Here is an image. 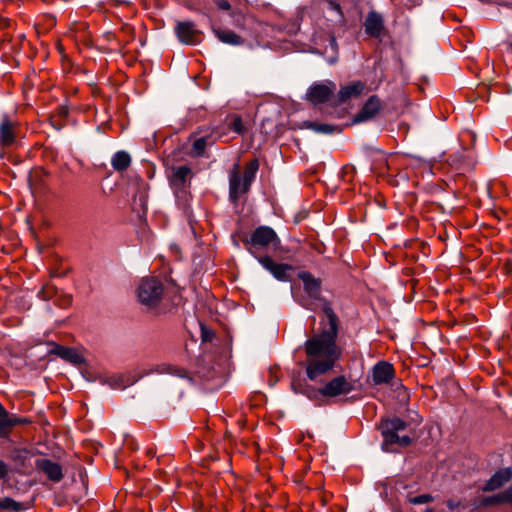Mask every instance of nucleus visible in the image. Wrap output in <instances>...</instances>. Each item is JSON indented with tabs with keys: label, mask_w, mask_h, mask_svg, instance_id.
I'll list each match as a JSON object with an SVG mask.
<instances>
[{
	"label": "nucleus",
	"mask_w": 512,
	"mask_h": 512,
	"mask_svg": "<svg viewBox=\"0 0 512 512\" xmlns=\"http://www.w3.org/2000/svg\"><path fill=\"white\" fill-rule=\"evenodd\" d=\"M231 16H232L233 18H235L236 25H237V26H239L240 24H239L238 22H239V17L241 16V14H240V13H236L235 11H233V12L231 13Z\"/></svg>",
	"instance_id": "f704fd0d"
},
{
	"label": "nucleus",
	"mask_w": 512,
	"mask_h": 512,
	"mask_svg": "<svg viewBox=\"0 0 512 512\" xmlns=\"http://www.w3.org/2000/svg\"><path fill=\"white\" fill-rule=\"evenodd\" d=\"M18 123L7 114H3L0 120V145L9 147L17 138Z\"/></svg>",
	"instance_id": "6e6552de"
},
{
	"label": "nucleus",
	"mask_w": 512,
	"mask_h": 512,
	"mask_svg": "<svg viewBox=\"0 0 512 512\" xmlns=\"http://www.w3.org/2000/svg\"><path fill=\"white\" fill-rule=\"evenodd\" d=\"M176 33L179 40L185 44L195 45L198 42L199 32L192 22H178Z\"/></svg>",
	"instance_id": "ddd939ff"
},
{
	"label": "nucleus",
	"mask_w": 512,
	"mask_h": 512,
	"mask_svg": "<svg viewBox=\"0 0 512 512\" xmlns=\"http://www.w3.org/2000/svg\"><path fill=\"white\" fill-rule=\"evenodd\" d=\"M6 415H9V413L6 411V409L3 407V405L0 403V418L4 417Z\"/></svg>",
	"instance_id": "c9c22d12"
},
{
	"label": "nucleus",
	"mask_w": 512,
	"mask_h": 512,
	"mask_svg": "<svg viewBox=\"0 0 512 512\" xmlns=\"http://www.w3.org/2000/svg\"><path fill=\"white\" fill-rule=\"evenodd\" d=\"M512 477V472L510 469H502L497 471L484 485V491H493L505 483H507Z\"/></svg>",
	"instance_id": "dca6fc26"
},
{
	"label": "nucleus",
	"mask_w": 512,
	"mask_h": 512,
	"mask_svg": "<svg viewBox=\"0 0 512 512\" xmlns=\"http://www.w3.org/2000/svg\"><path fill=\"white\" fill-rule=\"evenodd\" d=\"M302 305L310 310H315V307H313V303H302Z\"/></svg>",
	"instance_id": "4c0bfd02"
},
{
	"label": "nucleus",
	"mask_w": 512,
	"mask_h": 512,
	"mask_svg": "<svg viewBox=\"0 0 512 512\" xmlns=\"http://www.w3.org/2000/svg\"><path fill=\"white\" fill-rule=\"evenodd\" d=\"M207 146V140L205 137H200L196 139L193 143V153L196 156H200L204 153Z\"/></svg>",
	"instance_id": "c85d7f7f"
},
{
	"label": "nucleus",
	"mask_w": 512,
	"mask_h": 512,
	"mask_svg": "<svg viewBox=\"0 0 512 512\" xmlns=\"http://www.w3.org/2000/svg\"><path fill=\"white\" fill-rule=\"evenodd\" d=\"M250 187L243 181L237 171H233L229 178V196L236 201L241 195L247 193Z\"/></svg>",
	"instance_id": "4468645a"
},
{
	"label": "nucleus",
	"mask_w": 512,
	"mask_h": 512,
	"mask_svg": "<svg viewBox=\"0 0 512 512\" xmlns=\"http://www.w3.org/2000/svg\"><path fill=\"white\" fill-rule=\"evenodd\" d=\"M303 126L307 129L313 130L317 133L332 134L335 131H339L338 127L330 124H322L312 121H305Z\"/></svg>",
	"instance_id": "393cba45"
},
{
	"label": "nucleus",
	"mask_w": 512,
	"mask_h": 512,
	"mask_svg": "<svg viewBox=\"0 0 512 512\" xmlns=\"http://www.w3.org/2000/svg\"><path fill=\"white\" fill-rule=\"evenodd\" d=\"M353 390V384L344 376H337L319 389L323 397L332 398L347 395Z\"/></svg>",
	"instance_id": "423d86ee"
},
{
	"label": "nucleus",
	"mask_w": 512,
	"mask_h": 512,
	"mask_svg": "<svg viewBox=\"0 0 512 512\" xmlns=\"http://www.w3.org/2000/svg\"><path fill=\"white\" fill-rule=\"evenodd\" d=\"M424 512H434L433 509L427 508Z\"/></svg>",
	"instance_id": "79ce46f5"
},
{
	"label": "nucleus",
	"mask_w": 512,
	"mask_h": 512,
	"mask_svg": "<svg viewBox=\"0 0 512 512\" xmlns=\"http://www.w3.org/2000/svg\"><path fill=\"white\" fill-rule=\"evenodd\" d=\"M101 382L109 385L113 389H124L136 382V379L124 374H113L103 377Z\"/></svg>",
	"instance_id": "f3484780"
},
{
	"label": "nucleus",
	"mask_w": 512,
	"mask_h": 512,
	"mask_svg": "<svg viewBox=\"0 0 512 512\" xmlns=\"http://www.w3.org/2000/svg\"><path fill=\"white\" fill-rule=\"evenodd\" d=\"M131 164V156L126 151H117L111 158V165L117 172H123Z\"/></svg>",
	"instance_id": "aec40b11"
},
{
	"label": "nucleus",
	"mask_w": 512,
	"mask_h": 512,
	"mask_svg": "<svg viewBox=\"0 0 512 512\" xmlns=\"http://www.w3.org/2000/svg\"><path fill=\"white\" fill-rule=\"evenodd\" d=\"M215 36L223 43L229 45H240L243 43L242 38L235 32L226 29H213Z\"/></svg>",
	"instance_id": "412c9836"
},
{
	"label": "nucleus",
	"mask_w": 512,
	"mask_h": 512,
	"mask_svg": "<svg viewBox=\"0 0 512 512\" xmlns=\"http://www.w3.org/2000/svg\"><path fill=\"white\" fill-rule=\"evenodd\" d=\"M259 169V162L257 159L251 160L245 167L244 173H243V181L251 186V183L254 181L257 171Z\"/></svg>",
	"instance_id": "a878e982"
},
{
	"label": "nucleus",
	"mask_w": 512,
	"mask_h": 512,
	"mask_svg": "<svg viewBox=\"0 0 512 512\" xmlns=\"http://www.w3.org/2000/svg\"><path fill=\"white\" fill-rule=\"evenodd\" d=\"M164 287L162 282L155 277L141 279L137 287V297L141 304L147 307H155L161 300Z\"/></svg>",
	"instance_id": "20e7f679"
},
{
	"label": "nucleus",
	"mask_w": 512,
	"mask_h": 512,
	"mask_svg": "<svg viewBox=\"0 0 512 512\" xmlns=\"http://www.w3.org/2000/svg\"><path fill=\"white\" fill-rule=\"evenodd\" d=\"M501 503H512V491H504L493 496L484 497L481 499V504L484 506L495 505Z\"/></svg>",
	"instance_id": "4be33fe9"
},
{
	"label": "nucleus",
	"mask_w": 512,
	"mask_h": 512,
	"mask_svg": "<svg viewBox=\"0 0 512 512\" xmlns=\"http://www.w3.org/2000/svg\"><path fill=\"white\" fill-rule=\"evenodd\" d=\"M298 276L303 282L304 291L308 298L319 302V307L325 313L329 325L327 329L315 334L304 344L306 375L311 381H317L333 369L341 355V350L336 344L338 317L334 313L331 304L320 296L321 280L315 278L309 272H301Z\"/></svg>",
	"instance_id": "f257e3e1"
},
{
	"label": "nucleus",
	"mask_w": 512,
	"mask_h": 512,
	"mask_svg": "<svg viewBox=\"0 0 512 512\" xmlns=\"http://www.w3.org/2000/svg\"><path fill=\"white\" fill-rule=\"evenodd\" d=\"M7 475V466L6 464L0 460V479L4 478Z\"/></svg>",
	"instance_id": "72a5a7b5"
},
{
	"label": "nucleus",
	"mask_w": 512,
	"mask_h": 512,
	"mask_svg": "<svg viewBox=\"0 0 512 512\" xmlns=\"http://www.w3.org/2000/svg\"><path fill=\"white\" fill-rule=\"evenodd\" d=\"M276 381H277V380H276V379L274 380V377H271V380H270L271 385H273L274 383H276Z\"/></svg>",
	"instance_id": "ea45409f"
},
{
	"label": "nucleus",
	"mask_w": 512,
	"mask_h": 512,
	"mask_svg": "<svg viewBox=\"0 0 512 512\" xmlns=\"http://www.w3.org/2000/svg\"><path fill=\"white\" fill-rule=\"evenodd\" d=\"M28 507L23 502H18L11 497H0V510L10 512H20L26 510Z\"/></svg>",
	"instance_id": "5701e85b"
},
{
	"label": "nucleus",
	"mask_w": 512,
	"mask_h": 512,
	"mask_svg": "<svg viewBox=\"0 0 512 512\" xmlns=\"http://www.w3.org/2000/svg\"><path fill=\"white\" fill-rule=\"evenodd\" d=\"M330 45H331L333 50H336L337 43H336V39L333 36L330 37Z\"/></svg>",
	"instance_id": "e433bc0d"
},
{
	"label": "nucleus",
	"mask_w": 512,
	"mask_h": 512,
	"mask_svg": "<svg viewBox=\"0 0 512 512\" xmlns=\"http://www.w3.org/2000/svg\"><path fill=\"white\" fill-rule=\"evenodd\" d=\"M447 505H448V507H449L451 510H453V509H455V508L457 507V504H456V503H454L453 501H448Z\"/></svg>",
	"instance_id": "58836bf2"
},
{
	"label": "nucleus",
	"mask_w": 512,
	"mask_h": 512,
	"mask_svg": "<svg viewBox=\"0 0 512 512\" xmlns=\"http://www.w3.org/2000/svg\"><path fill=\"white\" fill-rule=\"evenodd\" d=\"M215 4L221 10L228 11L231 9V5L227 0H215Z\"/></svg>",
	"instance_id": "2f4dec72"
},
{
	"label": "nucleus",
	"mask_w": 512,
	"mask_h": 512,
	"mask_svg": "<svg viewBox=\"0 0 512 512\" xmlns=\"http://www.w3.org/2000/svg\"><path fill=\"white\" fill-rule=\"evenodd\" d=\"M276 381H277V380H276V379L274 380V377H271V380H270L271 385H273L274 383H276Z\"/></svg>",
	"instance_id": "a19ab883"
},
{
	"label": "nucleus",
	"mask_w": 512,
	"mask_h": 512,
	"mask_svg": "<svg viewBox=\"0 0 512 512\" xmlns=\"http://www.w3.org/2000/svg\"><path fill=\"white\" fill-rule=\"evenodd\" d=\"M365 84L361 81H354L341 87L338 91V102L345 103L351 98H356L363 93Z\"/></svg>",
	"instance_id": "2eb2a0df"
},
{
	"label": "nucleus",
	"mask_w": 512,
	"mask_h": 512,
	"mask_svg": "<svg viewBox=\"0 0 512 512\" xmlns=\"http://www.w3.org/2000/svg\"><path fill=\"white\" fill-rule=\"evenodd\" d=\"M335 90L336 84L333 81L315 82L308 88L306 99L314 105L322 104L329 101Z\"/></svg>",
	"instance_id": "39448f33"
},
{
	"label": "nucleus",
	"mask_w": 512,
	"mask_h": 512,
	"mask_svg": "<svg viewBox=\"0 0 512 512\" xmlns=\"http://www.w3.org/2000/svg\"><path fill=\"white\" fill-rule=\"evenodd\" d=\"M395 375L392 364L386 361L378 362L372 369V380L375 385L389 383Z\"/></svg>",
	"instance_id": "9b49d317"
},
{
	"label": "nucleus",
	"mask_w": 512,
	"mask_h": 512,
	"mask_svg": "<svg viewBox=\"0 0 512 512\" xmlns=\"http://www.w3.org/2000/svg\"><path fill=\"white\" fill-rule=\"evenodd\" d=\"M364 27L366 34L370 37H380L384 29V21L382 16L375 11L369 12L366 16Z\"/></svg>",
	"instance_id": "f8f14e48"
},
{
	"label": "nucleus",
	"mask_w": 512,
	"mask_h": 512,
	"mask_svg": "<svg viewBox=\"0 0 512 512\" xmlns=\"http://www.w3.org/2000/svg\"><path fill=\"white\" fill-rule=\"evenodd\" d=\"M432 500V496L429 494H422L409 499V502L414 505L428 503Z\"/></svg>",
	"instance_id": "c756f323"
},
{
	"label": "nucleus",
	"mask_w": 512,
	"mask_h": 512,
	"mask_svg": "<svg viewBox=\"0 0 512 512\" xmlns=\"http://www.w3.org/2000/svg\"><path fill=\"white\" fill-rule=\"evenodd\" d=\"M406 428L407 423L398 417L382 420L379 429L383 436V448L389 450L390 445L407 447L411 443V437L401 434Z\"/></svg>",
	"instance_id": "f03ea898"
},
{
	"label": "nucleus",
	"mask_w": 512,
	"mask_h": 512,
	"mask_svg": "<svg viewBox=\"0 0 512 512\" xmlns=\"http://www.w3.org/2000/svg\"><path fill=\"white\" fill-rule=\"evenodd\" d=\"M291 388L295 393L306 394L309 398H311V395L306 390H304V387L300 381L293 380L291 383Z\"/></svg>",
	"instance_id": "7c9ffc66"
},
{
	"label": "nucleus",
	"mask_w": 512,
	"mask_h": 512,
	"mask_svg": "<svg viewBox=\"0 0 512 512\" xmlns=\"http://www.w3.org/2000/svg\"><path fill=\"white\" fill-rule=\"evenodd\" d=\"M54 353L73 364H81L84 361L83 356L74 348L57 346L54 349Z\"/></svg>",
	"instance_id": "6ab92c4d"
},
{
	"label": "nucleus",
	"mask_w": 512,
	"mask_h": 512,
	"mask_svg": "<svg viewBox=\"0 0 512 512\" xmlns=\"http://www.w3.org/2000/svg\"><path fill=\"white\" fill-rule=\"evenodd\" d=\"M249 252L257 259V253L261 249L270 246L276 247L280 244V239L276 232L268 226H259L251 234L250 238L245 241Z\"/></svg>",
	"instance_id": "7ed1b4c3"
},
{
	"label": "nucleus",
	"mask_w": 512,
	"mask_h": 512,
	"mask_svg": "<svg viewBox=\"0 0 512 512\" xmlns=\"http://www.w3.org/2000/svg\"><path fill=\"white\" fill-rule=\"evenodd\" d=\"M328 8L330 10L337 12L339 15H342L341 7L338 3L334 2V1H329Z\"/></svg>",
	"instance_id": "473e14b6"
},
{
	"label": "nucleus",
	"mask_w": 512,
	"mask_h": 512,
	"mask_svg": "<svg viewBox=\"0 0 512 512\" xmlns=\"http://www.w3.org/2000/svg\"><path fill=\"white\" fill-rule=\"evenodd\" d=\"M35 467L37 470L43 472L53 482H59L63 478L61 465L48 458H37L35 460Z\"/></svg>",
	"instance_id": "9d476101"
},
{
	"label": "nucleus",
	"mask_w": 512,
	"mask_h": 512,
	"mask_svg": "<svg viewBox=\"0 0 512 512\" xmlns=\"http://www.w3.org/2000/svg\"><path fill=\"white\" fill-rule=\"evenodd\" d=\"M382 109V102L376 95L370 96L364 103L360 111L354 116V123L367 122L375 118Z\"/></svg>",
	"instance_id": "1a4fd4ad"
},
{
	"label": "nucleus",
	"mask_w": 512,
	"mask_h": 512,
	"mask_svg": "<svg viewBox=\"0 0 512 512\" xmlns=\"http://www.w3.org/2000/svg\"><path fill=\"white\" fill-rule=\"evenodd\" d=\"M258 262L264 269L269 271L277 280L288 281L292 266L284 263L274 262L270 256L257 257Z\"/></svg>",
	"instance_id": "0eeeda50"
},
{
	"label": "nucleus",
	"mask_w": 512,
	"mask_h": 512,
	"mask_svg": "<svg viewBox=\"0 0 512 512\" xmlns=\"http://www.w3.org/2000/svg\"><path fill=\"white\" fill-rule=\"evenodd\" d=\"M22 421L13 415H6L0 418V437H6L11 431L12 427L21 423Z\"/></svg>",
	"instance_id": "b1692460"
},
{
	"label": "nucleus",
	"mask_w": 512,
	"mask_h": 512,
	"mask_svg": "<svg viewBox=\"0 0 512 512\" xmlns=\"http://www.w3.org/2000/svg\"><path fill=\"white\" fill-rule=\"evenodd\" d=\"M229 127L239 135H243L246 132L245 125L240 116H234Z\"/></svg>",
	"instance_id": "cd10ccee"
},
{
	"label": "nucleus",
	"mask_w": 512,
	"mask_h": 512,
	"mask_svg": "<svg viewBox=\"0 0 512 512\" xmlns=\"http://www.w3.org/2000/svg\"><path fill=\"white\" fill-rule=\"evenodd\" d=\"M191 169L188 166H178L172 169L171 184L176 188H184L190 177Z\"/></svg>",
	"instance_id": "a211bd4d"
},
{
	"label": "nucleus",
	"mask_w": 512,
	"mask_h": 512,
	"mask_svg": "<svg viewBox=\"0 0 512 512\" xmlns=\"http://www.w3.org/2000/svg\"><path fill=\"white\" fill-rule=\"evenodd\" d=\"M157 371L159 373L172 374V375H175V376L180 377V378H184L187 375V372H186L185 369L179 368V367H176V366H172V365H168V364L160 365L158 367Z\"/></svg>",
	"instance_id": "bb28decb"
}]
</instances>
